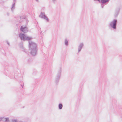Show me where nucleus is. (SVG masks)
I'll return each instance as SVG.
<instances>
[{"mask_svg":"<svg viewBox=\"0 0 122 122\" xmlns=\"http://www.w3.org/2000/svg\"><path fill=\"white\" fill-rule=\"evenodd\" d=\"M29 47L30 53L33 56H36L37 53L38 49L36 44L33 42L29 41Z\"/></svg>","mask_w":122,"mask_h":122,"instance_id":"nucleus-1","label":"nucleus"},{"mask_svg":"<svg viewBox=\"0 0 122 122\" xmlns=\"http://www.w3.org/2000/svg\"><path fill=\"white\" fill-rule=\"evenodd\" d=\"M19 37L21 40L29 41L32 39L31 37L26 36L24 34L20 33L19 34Z\"/></svg>","mask_w":122,"mask_h":122,"instance_id":"nucleus-2","label":"nucleus"},{"mask_svg":"<svg viewBox=\"0 0 122 122\" xmlns=\"http://www.w3.org/2000/svg\"><path fill=\"white\" fill-rule=\"evenodd\" d=\"M117 22V20L116 19H114L112 21L110 22L109 25L110 27L113 30L116 29V26Z\"/></svg>","mask_w":122,"mask_h":122,"instance_id":"nucleus-3","label":"nucleus"},{"mask_svg":"<svg viewBox=\"0 0 122 122\" xmlns=\"http://www.w3.org/2000/svg\"><path fill=\"white\" fill-rule=\"evenodd\" d=\"M39 17L41 18L46 20L47 22H49V21L48 18L45 15L44 12H41L40 14L39 15Z\"/></svg>","mask_w":122,"mask_h":122,"instance_id":"nucleus-4","label":"nucleus"},{"mask_svg":"<svg viewBox=\"0 0 122 122\" xmlns=\"http://www.w3.org/2000/svg\"><path fill=\"white\" fill-rule=\"evenodd\" d=\"M28 28L26 26H21L20 28L21 31L24 33H26L28 31Z\"/></svg>","mask_w":122,"mask_h":122,"instance_id":"nucleus-5","label":"nucleus"},{"mask_svg":"<svg viewBox=\"0 0 122 122\" xmlns=\"http://www.w3.org/2000/svg\"><path fill=\"white\" fill-rule=\"evenodd\" d=\"M61 68L60 67L57 70L56 76L61 77Z\"/></svg>","mask_w":122,"mask_h":122,"instance_id":"nucleus-6","label":"nucleus"},{"mask_svg":"<svg viewBox=\"0 0 122 122\" xmlns=\"http://www.w3.org/2000/svg\"><path fill=\"white\" fill-rule=\"evenodd\" d=\"M83 46L84 43H81L79 45L78 47V53H79L81 51Z\"/></svg>","mask_w":122,"mask_h":122,"instance_id":"nucleus-7","label":"nucleus"},{"mask_svg":"<svg viewBox=\"0 0 122 122\" xmlns=\"http://www.w3.org/2000/svg\"><path fill=\"white\" fill-rule=\"evenodd\" d=\"M120 9L119 7H118L116 9L114 14V16L115 17H117L119 13Z\"/></svg>","mask_w":122,"mask_h":122,"instance_id":"nucleus-8","label":"nucleus"},{"mask_svg":"<svg viewBox=\"0 0 122 122\" xmlns=\"http://www.w3.org/2000/svg\"><path fill=\"white\" fill-rule=\"evenodd\" d=\"M109 0H101L100 2L102 3L101 4V7L102 8H103L104 6V4L109 1Z\"/></svg>","mask_w":122,"mask_h":122,"instance_id":"nucleus-9","label":"nucleus"},{"mask_svg":"<svg viewBox=\"0 0 122 122\" xmlns=\"http://www.w3.org/2000/svg\"><path fill=\"white\" fill-rule=\"evenodd\" d=\"M15 8V2H14L13 3L12 5L11 8V10L12 12H13Z\"/></svg>","mask_w":122,"mask_h":122,"instance_id":"nucleus-10","label":"nucleus"},{"mask_svg":"<svg viewBox=\"0 0 122 122\" xmlns=\"http://www.w3.org/2000/svg\"><path fill=\"white\" fill-rule=\"evenodd\" d=\"M20 48L21 50L25 52L26 53L27 52L26 50L24 48L22 45H21L20 46Z\"/></svg>","mask_w":122,"mask_h":122,"instance_id":"nucleus-11","label":"nucleus"},{"mask_svg":"<svg viewBox=\"0 0 122 122\" xmlns=\"http://www.w3.org/2000/svg\"><path fill=\"white\" fill-rule=\"evenodd\" d=\"M60 77H61L56 76V78L55 79V82L56 84H58Z\"/></svg>","mask_w":122,"mask_h":122,"instance_id":"nucleus-12","label":"nucleus"},{"mask_svg":"<svg viewBox=\"0 0 122 122\" xmlns=\"http://www.w3.org/2000/svg\"><path fill=\"white\" fill-rule=\"evenodd\" d=\"M2 121L5 122H10V120L9 118H4V119H3Z\"/></svg>","mask_w":122,"mask_h":122,"instance_id":"nucleus-13","label":"nucleus"},{"mask_svg":"<svg viewBox=\"0 0 122 122\" xmlns=\"http://www.w3.org/2000/svg\"><path fill=\"white\" fill-rule=\"evenodd\" d=\"M63 106V105L61 103H59V105L58 106L59 109L60 110L62 109V108Z\"/></svg>","mask_w":122,"mask_h":122,"instance_id":"nucleus-14","label":"nucleus"},{"mask_svg":"<svg viewBox=\"0 0 122 122\" xmlns=\"http://www.w3.org/2000/svg\"><path fill=\"white\" fill-rule=\"evenodd\" d=\"M65 43L66 45L67 46L68 45V41L66 38L65 40Z\"/></svg>","mask_w":122,"mask_h":122,"instance_id":"nucleus-15","label":"nucleus"},{"mask_svg":"<svg viewBox=\"0 0 122 122\" xmlns=\"http://www.w3.org/2000/svg\"><path fill=\"white\" fill-rule=\"evenodd\" d=\"M12 122H18V121L16 119H12Z\"/></svg>","mask_w":122,"mask_h":122,"instance_id":"nucleus-16","label":"nucleus"},{"mask_svg":"<svg viewBox=\"0 0 122 122\" xmlns=\"http://www.w3.org/2000/svg\"><path fill=\"white\" fill-rule=\"evenodd\" d=\"M25 16L23 15L20 16V19H25Z\"/></svg>","mask_w":122,"mask_h":122,"instance_id":"nucleus-17","label":"nucleus"},{"mask_svg":"<svg viewBox=\"0 0 122 122\" xmlns=\"http://www.w3.org/2000/svg\"><path fill=\"white\" fill-rule=\"evenodd\" d=\"M4 117H0V122L3 119H4Z\"/></svg>","mask_w":122,"mask_h":122,"instance_id":"nucleus-18","label":"nucleus"},{"mask_svg":"<svg viewBox=\"0 0 122 122\" xmlns=\"http://www.w3.org/2000/svg\"><path fill=\"white\" fill-rule=\"evenodd\" d=\"M6 42L7 43V44L9 46L10 45V43H9V42L7 41H6Z\"/></svg>","mask_w":122,"mask_h":122,"instance_id":"nucleus-19","label":"nucleus"},{"mask_svg":"<svg viewBox=\"0 0 122 122\" xmlns=\"http://www.w3.org/2000/svg\"><path fill=\"white\" fill-rule=\"evenodd\" d=\"M94 1H98L99 3H100L101 1L100 0H94Z\"/></svg>","mask_w":122,"mask_h":122,"instance_id":"nucleus-20","label":"nucleus"},{"mask_svg":"<svg viewBox=\"0 0 122 122\" xmlns=\"http://www.w3.org/2000/svg\"><path fill=\"white\" fill-rule=\"evenodd\" d=\"M53 1V2L55 3V2L56 1V0H52Z\"/></svg>","mask_w":122,"mask_h":122,"instance_id":"nucleus-21","label":"nucleus"},{"mask_svg":"<svg viewBox=\"0 0 122 122\" xmlns=\"http://www.w3.org/2000/svg\"><path fill=\"white\" fill-rule=\"evenodd\" d=\"M7 15L9 16V13L7 12Z\"/></svg>","mask_w":122,"mask_h":122,"instance_id":"nucleus-22","label":"nucleus"},{"mask_svg":"<svg viewBox=\"0 0 122 122\" xmlns=\"http://www.w3.org/2000/svg\"><path fill=\"white\" fill-rule=\"evenodd\" d=\"M15 0H13V3L14 2H15Z\"/></svg>","mask_w":122,"mask_h":122,"instance_id":"nucleus-23","label":"nucleus"},{"mask_svg":"<svg viewBox=\"0 0 122 122\" xmlns=\"http://www.w3.org/2000/svg\"><path fill=\"white\" fill-rule=\"evenodd\" d=\"M36 0V1L37 2H38V0Z\"/></svg>","mask_w":122,"mask_h":122,"instance_id":"nucleus-24","label":"nucleus"}]
</instances>
